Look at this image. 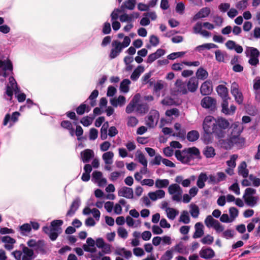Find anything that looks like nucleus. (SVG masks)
Segmentation results:
<instances>
[{
	"mask_svg": "<svg viewBox=\"0 0 260 260\" xmlns=\"http://www.w3.org/2000/svg\"><path fill=\"white\" fill-rule=\"evenodd\" d=\"M229 100H223L221 103V112L225 115H230L229 108Z\"/></svg>",
	"mask_w": 260,
	"mask_h": 260,
	"instance_id": "5fc2aeb1",
	"label": "nucleus"
},
{
	"mask_svg": "<svg viewBox=\"0 0 260 260\" xmlns=\"http://www.w3.org/2000/svg\"><path fill=\"white\" fill-rule=\"evenodd\" d=\"M112 48L109 55L110 59L117 57L123 49L121 46V42L118 40L113 41L112 43Z\"/></svg>",
	"mask_w": 260,
	"mask_h": 260,
	"instance_id": "9b49d317",
	"label": "nucleus"
},
{
	"mask_svg": "<svg viewBox=\"0 0 260 260\" xmlns=\"http://www.w3.org/2000/svg\"><path fill=\"white\" fill-rule=\"evenodd\" d=\"M179 221L184 224H188L190 222L189 215L187 211L184 210L181 212Z\"/></svg>",
	"mask_w": 260,
	"mask_h": 260,
	"instance_id": "49530a36",
	"label": "nucleus"
},
{
	"mask_svg": "<svg viewBox=\"0 0 260 260\" xmlns=\"http://www.w3.org/2000/svg\"><path fill=\"white\" fill-rule=\"evenodd\" d=\"M20 115V113L18 112H14L12 113L11 116L10 114L7 113L4 119L3 125L6 126L8 124V122L11 120L13 122H15L18 121V117Z\"/></svg>",
	"mask_w": 260,
	"mask_h": 260,
	"instance_id": "393cba45",
	"label": "nucleus"
},
{
	"mask_svg": "<svg viewBox=\"0 0 260 260\" xmlns=\"http://www.w3.org/2000/svg\"><path fill=\"white\" fill-rule=\"evenodd\" d=\"M200 137L199 133L196 130L189 131L186 135V138L189 142H194L197 141Z\"/></svg>",
	"mask_w": 260,
	"mask_h": 260,
	"instance_id": "c9c22d12",
	"label": "nucleus"
},
{
	"mask_svg": "<svg viewBox=\"0 0 260 260\" xmlns=\"http://www.w3.org/2000/svg\"><path fill=\"white\" fill-rule=\"evenodd\" d=\"M111 31L110 23L109 22H106L103 24L102 32L105 35L109 34Z\"/></svg>",
	"mask_w": 260,
	"mask_h": 260,
	"instance_id": "69168bd1",
	"label": "nucleus"
},
{
	"mask_svg": "<svg viewBox=\"0 0 260 260\" xmlns=\"http://www.w3.org/2000/svg\"><path fill=\"white\" fill-rule=\"evenodd\" d=\"M198 80L195 77H191L187 84L188 90L191 92H195L198 87Z\"/></svg>",
	"mask_w": 260,
	"mask_h": 260,
	"instance_id": "a878e982",
	"label": "nucleus"
},
{
	"mask_svg": "<svg viewBox=\"0 0 260 260\" xmlns=\"http://www.w3.org/2000/svg\"><path fill=\"white\" fill-rule=\"evenodd\" d=\"M185 149L182 151L180 150H176L175 155L176 158L183 164H187L188 157H186Z\"/></svg>",
	"mask_w": 260,
	"mask_h": 260,
	"instance_id": "473e14b6",
	"label": "nucleus"
},
{
	"mask_svg": "<svg viewBox=\"0 0 260 260\" xmlns=\"http://www.w3.org/2000/svg\"><path fill=\"white\" fill-rule=\"evenodd\" d=\"M138 158L139 162L144 167L145 169L147 170V160L144 155L142 152H140L138 155Z\"/></svg>",
	"mask_w": 260,
	"mask_h": 260,
	"instance_id": "13d9d810",
	"label": "nucleus"
},
{
	"mask_svg": "<svg viewBox=\"0 0 260 260\" xmlns=\"http://www.w3.org/2000/svg\"><path fill=\"white\" fill-rule=\"evenodd\" d=\"M231 91L236 102L239 104L242 103L243 97L242 92L239 90V86L237 83L234 82L232 84Z\"/></svg>",
	"mask_w": 260,
	"mask_h": 260,
	"instance_id": "dca6fc26",
	"label": "nucleus"
},
{
	"mask_svg": "<svg viewBox=\"0 0 260 260\" xmlns=\"http://www.w3.org/2000/svg\"><path fill=\"white\" fill-rule=\"evenodd\" d=\"M115 254L117 255L123 256L126 259H128L132 256V253L130 250H127L125 248H120L115 251Z\"/></svg>",
	"mask_w": 260,
	"mask_h": 260,
	"instance_id": "2f4dec72",
	"label": "nucleus"
},
{
	"mask_svg": "<svg viewBox=\"0 0 260 260\" xmlns=\"http://www.w3.org/2000/svg\"><path fill=\"white\" fill-rule=\"evenodd\" d=\"M235 231L232 229H227L222 233V237L226 239H230L234 237Z\"/></svg>",
	"mask_w": 260,
	"mask_h": 260,
	"instance_id": "603ef678",
	"label": "nucleus"
},
{
	"mask_svg": "<svg viewBox=\"0 0 260 260\" xmlns=\"http://www.w3.org/2000/svg\"><path fill=\"white\" fill-rule=\"evenodd\" d=\"M159 113L156 110L151 111L146 120V125L150 128L154 127L157 124L159 117Z\"/></svg>",
	"mask_w": 260,
	"mask_h": 260,
	"instance_id": "f8f14e48",
	"label": "nucleus"
},
{
	"mask_svg": "<svg viewBox=\"0 0 260 260\" xmlns=\"http://www.w3.org/2000/svg\"><path fill=\"white\" fill-rule=\"evenodd\" d=\"M81 200L79 197H77L72 202L69 210L68 211L66 216L69 217L73 216L81 205Z\"/></svg>",
	"mask_w": 260,
	"mask_h": 260,
	"instance_id": "f3484780",
	"label": "nucleus"
},
{
	"mask_svg": "<svg viewBox=\"0 0 260 260\" xmlns=\"http://www.w3.org/2000/svg\"><path fill=\"white\" fill-rule=\"evenodd\" d=\"M99 91L97 89H94L90 94L88 98L85 101V102H88L89 101V104L91 107H94L96 105V98L99 95Z\"/></svg>",
	"mask_w": 260,
	"mask_h": 260,
	"instance_id": "7c9ffc66",
	"label": "nucleus"
},
{
	"mask_svg": "<svg viewBox=\"0 0 260 260\" xmlns=\"http://www.w3.org/2000/svg\"><path fill=\"white\" fill-rule=\"evenodd\" d=\"M103 176V174L100 171H94L93 172L92 174V178L91 180L94 183L98 181L99 179H100Z\"/></svg>",
	"mask_w": 260,
	"mask_h": 260,
	"instance_id": "680f3d73",
	"label": "nucleus"
},
{
	"mask_svg": "<svg viewBox=\"0 0 260 260\" xmlns=\"http://www.w3.org/2000/svg\"><path fill=\"white\" fill-rule=\"evenodd\" d=\"M63 221L61 219L54 220L51 222V230L59 232L61 230L60 226L63 224Z\"/></svg>",
	"mask_w": 260,
	"mask_h": 260,
	"instance_id": "58836bf2",
	"label": "nucleus"
},
{
	"mask_svg": "<svg viewBox=\"0 0 260 260\" xmlns=\"http://www.w3.org/2000/svg\"><path fill=\"white\" fill-rule=\"evenodd\" d=\"M213 91L212 83L210 80L204 82L200 87V92L203 95H208Z\"/></svg>",
	"mask_w": 260,
	"mask_h": 260,
	"instance_id": "a211bd4d",
	"label": "nucleus"
},
{
	"mask_svg": "<svg viewBox=\"0 0 260 260\" xmlns=\"http://www.w3.org/2000/svg\"><path fill=\"white\" fill-rule=\"evenodd\" d=\"M144 71V68L142 66H138L133 71L131 75V79L133 81H136L140 77L141 74Z\"/></svg>",
	"mask_w": 260,
	"mask_h": 260,
	"instance_id": "72a5a7b5",
	"label": "nucleus"
},
{
	"mask_svg": "<svg viewBox=\"0 0 260 260\" xmlns=\"http://www.w3.org/2000/svg\"><path fill=\"white\" fill-rule=\"evenodd\" d=\"M131 84V81L128 79H123L120 84L119 89L121 92L127 93L129 90V85Z\"/></svg>",
	"mask_w": 260,
	"mask_h": 260,
	"instance_id": "f704fd0d",
	"label": "nucleus"
},
{
	"mask_svg": "<svg viewBox=\"0 0 260 260\" xmlns=\"http://www.w3.org/2000/svg\"><path fill=\"white\" fill-rule=\"evenodd\" d=\"M162 159V157L160 154H157L155 155V157L150 161V165L152 166L159 165Z\"/></svg>",
	"mask_w": 260,
	"mask_h": 260,
	"instance_id": "052dcab7",
	"label": "nucleus"
},
{
	"mask_svg": "<svg viewBox=\"0 0 260 260\" xmlns=\"http://www.w3.org/2000/svg\"><path fill=\"white\" fill-rule=\"evenodd\" d=\"M137 95L134 96L133 100L131 102L127 105L125 108V112L127 114L132 113L136 108L137 103L138 102V99L137 98Z\"/></svg>",
	"mask_w": 260,
	"mask_h": 260,
	"instance_id": "c756f323",
	"label": "nucleus"
},
{
	"mask_svg": "<svg viewBox=\"0 0 260 260\" xmlns=\"http://www.w3.org/2000/svg\"><path fill=\"white\" fill-rule=\"evenodd\" d=\"M81 159L84 163H88L94 157V154L92 150L86 149L80 153Z\"/></svg>",
	"mask_w": 260,
	"mask_h": 260,
	"instance_id": "412c9836",
	"label": "nucleus"
},
{
	"mask_svg": "<svg viewBox=\"0 0 260 260\" xmlns=\"http://www.w3.org/2000/svg\"><path fill=\"white\" fill-rule=\"evenodd\" d=\"M256 189L249 187L245 190V204L250 207L255 206L259 200L258 196H255Z\"/></svg>",
	"mask_w": 260,
	"mask_h": 260,
	"instance_id": "f03ea898",
	"label": "nucleus"
},
{
	"mask_svg": "<svg viewBox=\"0 0 260 260\" xmlns=\"http://www.w3.org/2000/svg\"><path fill=\"white\" fill-rule=\"evenodd\" d=\"M218 220L214 219L211 215H208L205 220V223L208 228H214Z\"/></svg>",
	"mask_w": 260,
	"mask_h": 260,
	"instance_id": "de8ad7c7",
	"label": "nucleus"
},
{
	"mask_svg": "<svg viewBox=\"0 0 260 260\" xmlns=\"http://www.w3.org/2000/svg\"><path fill=\"white\" fill-rule=\"evenodd\" d=\"M169 183L168 179H157L155 182V186L157 188H166L169 185Z\"/></svg>",
	"mask_w": 260,
	"mask_h": 260,
	"instance_id": "4c0bfd02",
	"label": "nucleus"
},
{
	"mask_svg": "<svg viewBox=\"0 0 260 260\" xmlns=\"http://www.w3.org/2000/svg\"><path fill=\"white\" fill-rule=\"evenodd\" d=\"M246 164L245 162V186H250L258 187L260 185V179L253 175H248V170L246 169Z\"/></svg>",
	"mask_w": 260,
	"mask_h": 260,
	"instance_id": "9d476101",
	"label": "nucleus"
},
{
	"mask_svg": "<svg viewBox=\"0 0 260 260\" xmlns=\"http://www.w3.org/2000/svg\"><path fill=\"white\" fill-rule=\"evenodd\" d=\"M114 154L112 151H108L103 154V159L105 163L107 165H110L112 163V158Z\"/></svg>",
	"mask_w": 260,
	"mask_h": 260,
	"instance_id": "c03bdc74",
	"label": "nucleus"
},
{
	"mask_svg": "<svg viewBox=\"0 0 260 260\" xmlns=\"http://www.w3.org/2000/svg\"><path fill=\"white\" fill-rule=\"evenodd\" d=\"M190 213L193 218H197L200 213L199 207L196 205H191Z\"/></svg>",
	"mask_w": 260,
	"mask_h": 260,
	"instance_id": "864d4df0",
	"label": "nucleus"
},
{
	"mask_svg": "<svg viewBox=\"0 0 260 260\" xmlns=\"http://www.w3.org/2000/svg\"><path fill=\"white\" fill-rule=\"evenodd\" d=\"M176 11L179 14H182L185 10V5L183 2L178 3L176 6Z\"/></svg>",
	"mask_w": 260,
	"mask_h": 260,
	"instance_id": "774afa93",
	"label": "nucleus"
},
{
	"mask_svg": "<svg viewBox=\"0 0 260 260\" xmlns=\"http://www.w3.org/2000/svg\"><path fill=\"white\" fill-rule=\"evenodd\" d=\"M173 249L167 250L164 255L161 257L160 260H171V259L173 257Z\"/></svg>",
	"mask_w": 260,
	"mask_h": 260,
	"instance_id": "bf43d9fd",
	"label": "nucleus"
},
{
	"mask_svg": "<svg viewBox=\"0 0 260 260\" xmlns=\"http://www.w3.org/2000/svg\"><path fill=\"white\" fill-rule=\"evenodd\" d=\"M214 241V237L210 235H207L201 240V242L205 245H211Z\"/></svg>",
	"mask_w": 260,
	"mask_h": 260,
	"instance_id": "6e6d98bb",
	"label": "nucleus"
},
{
	"mask_svg": "<svg viewBox=\"0 0 260 260\" xmlns=\"http://www.w3.org/2000/svg\"><path fill=\"white\" fill-rule=\"evenodd\" d=\"M208 179V177L206 173L202 172L200 173L197 181L198 187L200 189L203 188L205 185V182L207 181Z\"/></svg>",
	"mask_w": 260,
	"mask_h": 260,
	"instance_id": "cd10ccee",
	"label": "nucleus"
},
{
	"mask_svg": "<svg viewBox=\"0 0 260 260\" xmlns=\"http://www.w3.org/2000/svg\"><path fill=\"white\" fill-rule=\"evenodd\" d=\"M196 78L200 80H205L207 78L208 73L207 71L203 68L200 67L199 68L196 72Z\"/></svg>",
	"mask_w": 260,
	"mask_h": 260,
	"instance_id": "e433bc0d",
	"label": "nucleus"
},
{
	"mask_svg": "<svg viewBox=\"0 0 260 260\" xmlns=\"http://www.w3.org/2000/svg\"><path fill=\"white\" fill-rule=\"evenodd\" d=\"M216 91L218 95L223 100H229L230 99L229 96L228 88L222 84L218 85L216 88Z\"/></svg>",
	"mask_w": 260,
	"mask_h": 260,
	"instance_id": "aec40b11",
	"label": "nucleus"
},
{
	"mask_svg": "<svg viewBox=\"0 0 260 260\" xmlns=\"http://www.w3.org/2000/svg\"><path fill=\"white\" fill-rule=\"evenodd\" d=\"M7 72L9 73L8 76L11 74V76L9 78V84L6 85V90L5 92L6 94L8 96V98H6L7 100H11L13 95V87L17 85V82L13 74L10 71H7Z\"/></svg>",
	"mask_w": 260,
	"mask_h": 260,
	"instance_id": "0eeeda50",
	"label": "nucleus"
},
{
	"mask_svg": "<svg viewBox=\"0 0 260 260\" xmlns=\"http://www.w3.org/2000/svg\"><path fill=\"white\" fill-rule=\"evenodd\" d=\"M109 127V123L108 122H105L102 125L100 131V137L102 140H105L107 138V131Z\"/></svg>",
	"mask_w": 260,
	"mask_h": 260,
	"instance_id": "a18cd8bd",
	"label": "nucleus"
},
{
	"mask_svg": "<svg viewBox=\"0 0 260 260\" xmlns=\"http://www.w3.org/2000/svg\"><path fill=\"white\" fill-rule=\"evenodd\" d=\"M118 195L119 197L132 199L134 197V191L132 188L123 186L118 190Z\"/></svg>",
	"mask_w": 260,
	"mask_h": 260,
	"instance_id": "6ab92c4d",
	"label": "nucleus"
},
{
	"mask_svg": "<svg viewBox=\"0 0 260 260\" xmlns=\"http://www.w3.org/2000/svg\"><path fill=\"white\" fill-rule=\"evenodd\" d=\"M210 13L211 10L209 8H203L193 16L192 21H196L199 19L207 17L209 15Z\"/></svg>",
	"mask_w": 260,
	"mask_h": 260,
	"instance_id": "4be33fe9",
	"label": "nucleus"
},
{
	"mask_svg": "<svg viewBox=\"0 0 260 260\" xmlns=\"http://www.w3.org/2000/svg\"><path fill=\"white\" fill-rule=\"evenodd\" d=\"M186 157H188L187 164L189 163L195 158H199L200 155L199 149L195 147L185 149Z\"/></svg>",
	"mask_w": 260,
	"mask_h": 260,
	"instance_id": "ddd939ff",
	"label": "nucleus"
},
{
	"mask_svg": "<svg viewBox=\"0 0 260 260\" xmlns=\"http://www.w3.org/2000/svg\"><path fill=\"white\" fill-rule=\"evenodd\" d=\"M200 256L204 259H209L215 256L214 251L210 247H203L199 251Z\"/></svg>",
	"mask_w": 260,
	"mask_h": 260,
	"instance_id": "2eb2a0df",
	"label": "nucleus"
},
{
	"mask_svg": "<svg viewBox=\"0 0 260 260\" xmlns=\"http://www.w3.org/2000/svg\"><path fill=\"white\" fill-rule=\"evenodd\" d=\"M93 119L94 117L89 115V116L83 117L80 120V123L84 126H88L92 123Z\"/></svg>",
	"mask_w": 260,
	"mask_h": 260,
	"instance_id": "09e8293b",
	"label": "nucleus"
},
{
	"mask_svg": "<svg viewBox=\"0 0 260 260\" xmlns=\"http://www.w3.org/2000/svg\"><path fill=\"white\" fill-rule=\"evenodd\" d=\"M138 123V120L135 116H129L128 117L127 125L128 126L134 127Z\"/></svg>",
	"mask_w": 260,
	"mask_h": 260,
	"instance_id": "e2e57ef3",
	"label": "nucleus"
},
{
	"mask_svg": "<svg viewBox=\"0 0 260 260\" xmlns=\"http://www.w3.org/2000/svg\"><path fill=\"white\" fill-rule=\"evenodd\" d=\"M34 249L38 253H40L42 254H46L47 250L45 248V241L44 240H38L37 244Z\"/></svg>",
	"mask_w": 260,
	"mask_h": 260,
	"instance_id": "bb28decb",
	"label": "nucleus"
},
{
	"mask_svg": "<svg viewBox=\"0 0 260 260\" xmlns=\"http://www.w3.org/2000/svg\"><path fill=\"white\" fill-rule=\"evenodd\" d=\"M149 111V106L147 103L137 104L136 111L140 114H145Z\"/></svg>",
	"mask_w": 260,
	"mask_h": 260,
	"instance_id": "ea45409f",
	"label": "nucleus"
},
{
	"mask_svg": "<svg viewBox=\"0 0 260 260\" xmlns=\"http://www.w3.org/2000/svg\"><path fill=\"white\" fill-rule=\"evenodd\" d=\"M247 38L250 40H252L253 38H260V27H255L253 29V32L250 33L247 36Z\"/></svg>",
	"mask_w": 260,
	"mask_h": 260,
	"instance_id": "8fccbe9b",
	"label": "nucleus"
},
{
	"mask_svg": "<svg viewBox=\"0 0 260 260\" xmlns=\"http://www.w3.org/2000/svg\"><path fill=\"white\" fill-rule=\"evenodd\" d=\"M231 128L230 137L233 138L237 143H242L244 141V139L242 138H240V135L244 129V126H242L240 128L239 126V123H236L232 125Z\"/></svg>",
	"mask_w": 260,
	"mask_h": 260,
	"instance_id": "1a4fd4ad",
	"label": "nucleus"
},
{
	"mask_svg": "<svg viewBox=\"0 0 260 260\" xmlns=\"http://www.w3.org/2000/svg\"><path fill=\"white\" fill-rule=\"evenodd\" d=\"M246 54L249 57L248 63L251 66H256L259 63V52L258 49L252 47H247Z\"/></svg>",
	"mask_w": 260,
	"mask_h": 260,
	"instance_id": "20e7f679",
	"label": "nucleus"
},
{
	"mask_svg": "<svg viewBox=\"0 0 260 260\" xmlns=\"http://www.w3.org/2000/svg\"><path fill=\"white\" fill-rule=\"evenodd\" d=\"M86 103L85 101L76 108V111L78 115H82L85 112Z\"/></svg>",
	"mask_w": 260,
	"mask_h": 260,
	"instance_id": "338daca9",
	"label": "nucleus"
},
{
	"mask_svg": "<svg viewBox=\"0 0 260 260\" xmlns=\"http://www.w3.org/2000/svg\"><path fill=\"white\" fill-rule=\"evenodd\" d=\"M20 232L22 235H25L31 230V227L29 223H24L19 227Z\"/></svg>",
	"mask_w": 260,
	"mask_h": 260,
	"instance_id": "3c124183",
	"label": "nucleus"
},
{
	"mask_svg": "<svg viewBox=\"0 0 260 260\" xmlns=\"http://www.w3.org/2000/svg\"><path fill=\"white\" fill-rule=\"evenodd\" d=\"M166 212L167 217L170 220H174L179 214L177 210L172 208H167Z\"/></svg>",
	"mask_w": 260,
	"mask_h": 260,
	"instance_id": "37998d69",
	"label": "nucleus"
},
{
	"mask_svg": "<svg viewBox=\"0 0 260 260\" xmlns=\"http://www.w3.org/2000/svg\"><path fill=\"white\" fill-rule=\"evenodd\" d=\"M204 226L202 222L196 223L194 225L195 232L192 235V238L193 239L201 238L204 234Z\"/></svg>",
	"mask_w": 260,
	"mask_h": 260,
	"instance_id": "b1692460",
	"label": "nucleus"
},
{
	"mask_svg": "<svg viewBox=\"0 0 260 260\" xmlns=\"http://www.w3.org/2000/svg\"><path fill=\"white\" fill-rule=\"evenodd\" d=\"M22 260H32L36 257L34 250L23 245Z\"/></svg>",
	"mask_w": 260,
	"mask_h": 260,
	"instance_id": "5701e85b",
	"label": "nucleus"
},
{
	"mask_svg": "<svg viewBox=\"0 0 260 260\" xmlns=\"http://www.w3.org/2000/svg\"><path fill=\"white\" fill-rule=\"evenodd\" d=\"M213 132L204 131V134L202 136V140L204 143L208 145L212 143L213 141Z\"/></svg>",
	"mask_w": 260,
	"mask_h": 260,
	"instance_id": "c85d7f7f",
	"label": "nucleus"
},
{
	"mask_svg": "<svg viewBox=\"0 0 260 260\" xmlns=\"http://www.w3.org/2000/svg\"><path fill=\"white\" fill-rule=\"evenodd\" d=\"M13 63L10 59L0 60V76L6 78L9 75L7 71H9L13 74Z\"/></svg>",
	"mask_w": 260,
	"mask_h": 260,
	"instance_id": "423d86ee",
	"label": "nucleus"
},
{
	"mask_svg": "<svg viewBox=\"0 0 260 260\" xmlns=\"http://www.w3.org/2000/svg\"><path fill=\"white\" fill-rule=\"evenodd\" d=\"M185 53L186 52L184 51L173 52L168 55L167 56V58L170 60H174L177 58L182 56L185 54Z\"/></svg>",
	"mask_w": 260,
	"mask_h": 260,
	"instance_id": "4d7b16f0",
	"label": "nucleus"
},
{
	"mask_svg": "<svg viewBox=\"0 0 260 260\" xmlns=\"http://www.w3.org/2000/svg\"><path fill=\"white\" fill-rule=\"evenodd\" d=\"M203 152L206 158H212L215 155V150L212 146H207Z\"/></svg>",
	"mask_w": 260,
	"mask_h": 260,
	"instance_id": "79ce46f5",
	"label": "nucleus"
},
{
	"mask_svg": "<svg viewBox=\"0 0 260 260\" xmlns=\"http://www.w3.org/2000/svg\"><path fill=\"white\" fill-rule=\"evenodd\" d=\"M238 62V61L237 56L234 57L231 61V64L233 65V71L236 72H240L243 71V67L241 65L237 63Z\"/></svg>",
	"mask_w": 260,
	"mask_h": 260,
	"instance_id": "a19ab883",
	"label": "nucleus"
},
{
	"mask_svg": "<svg viewBox=\"0 0 260 260\" xmlns=\"http://www.w3.org/2000/svg\"><path fill=\"white\" fill-rule=\"evenodd\" d=\"M216 105V100L208 95L203 98L201 101V105L203 108L212 112L216 111L217 109Z\"/></svg>",
	"mask_w": 260,
	"mask_h": 260,
	"instance_id": "39448f33",
	"label": "nucleus"
},
{
	"mask_svg": "<svg viewBox=\"0 0 260 260\" xmlns=\"http://www.w3.org/2000/svg\"><path fill=\"white\" fill-rule=\"evenodd\" d=\"M216 126L217 131H221V135H217V138H223L225 134V129L230 126V123L228 120L222 117H219L216 120Z\"/></svg>",
	"mask_w": 260,
	"mask_h": 260,
	"instance_id": "6e6552de",
	"label": "nucleus"
},
{
	"mask_svg": "<svg viewBox=\"0 0 260 260\" xmlns=\"http://www.w3.org/2000/svg\"><path fill=\"white\" fill-rule=\"evenodd\" d=\"M222 138H218L219 139L218 143L221 148L225 150H230L235 144H238V143L230 136L229 138L225 139Z\"/></svg>",
	"mask_w": 260,
	"mask_h": 260,
	"instance_id": "4468645a",
	"label": "nucleus"
},
{
	"mask_svg": "<svg viewBox=\"0 0 260 260\" xmlns=\"http://www.w3.org/2000/svg\"><path fill=\"white\" fill-rule=\"evenodd\" d=\"M216 120L212 116L205 117L203 122V128L204 131L213 132L217 138V135H221V131H217L216 126Z\"/></svg>",
	"mask_w": 260,
	"mask_h": 260,
	"instance_id": "f257e3e1",
	"label": "nucleus"
},
{
	"mask_svg": "<svg viewBox=\"0 0 260 260\" xmlns=\"http://www.w3.org/2000/svg\"><path fill=\"white\" fill-rule=\"evenodd\" d=\"M123 4L126 6V9L133 10L135 7L136 0H127Z\"/></svg>",
	"mask_w": 260,
	"mask_h": 260,
	"instance_id": "0e129e2a",
	"label": "nucleus"
},
{
	"mask_svg": "<svg viewBox=\"0 0 260 260\" xmlns=\"http://www.w3.org/2000/svg\"><path fill=\"white\" fill-rule=\"evenodd\" d=\"M168 192L172 195V199L174 201L180 202L183 193V190L177 183L172 184L168 187Z\"/></svg>",
	"mask_w": 260,
	"mask_h": 260,
	"instance_id": "7ed1b4c3",
	"label": "nucleus"
}]
</instances>
